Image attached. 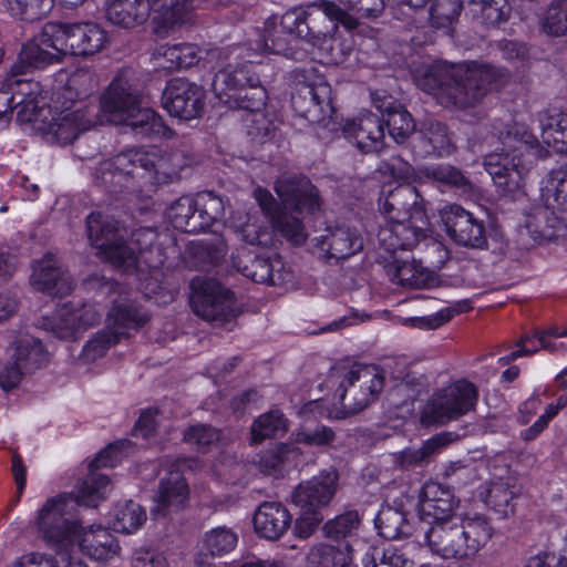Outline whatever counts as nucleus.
Wrapping results in <instances>:
<instances>
[{"instance_id":"56","label":"nucleus","mask_w":567,"mask_h":567,"mask_svg":"<svg viewBox=\"0 0 567 567\" xmlns=\"http://www.w3.org/2000/svg\"><path fill=\"white\" fill-rule=\"evenodd\" d=\"M543 29L551 35L567 33V0H553L547 9Z\"/></svg>"},{"instance_id":"53","label":"nucleus","mask_w":567,"mask_h":567,"mask_svg":"<svg viewBox=\"0 0 567 567\" xmlns=\"http://www.w3.org/2000/svg\"><path fill=\"white\" fill-rule=\"evenodd\" d=\"M7 11L24 21L45 17L54 7V0H4Z\"/></svg>"},{"instance_id":"43","label":"nucleus","mask_w":567,"mask_h":567,"mask_svg":"<svg viewBox=\"0 0 567 567\" xmlns=\"http://www.w3.org/2000/svg\"><path fill=\"white\" fill-rule=\"evenodd\" d=\"M115 122L130 126L135 135L142 137L158 134L162 127V118L153 110L141 107V102Z\"/></svg>"},{"instance_id":"12","label":"nucleus","mask_w":567,"mask_h":567,"mask_svg":"<svg viewBox=\"0 0 567 567\" xmlns=\"http://www.w3.org/2000/svg\"><path fill=\"white\" fill-rule=\"evenodd\" d=\"M384 386V374L377 365L353 364L336 394L346 414H357L374 402Z\"/></svg>"},{"instance_id":"54","label":"nucleus","mask_w":567,"mask_h":567,"mask_svg":"<svg viewBox=\"0 0 567 567\" xmlns=\"http://www.w3.org/2000/svg\"><path fill=\"white\" fill-rule=\"evenodd\" d=\"M516 494L517 492L514 489V486L511 485L509 481H494L487 489L485 503L495 512L507 516L513 512L512 501Z\"/></svg>"},{"instance_id":"60","label":"nucleus","mask_w":567,"mask_h":567,"mask_svg":"<svg viewBox=\"0 0 567 567\" xmlns=\"http://www.w3.org/2000/svg\"><path fill=\"white\" fill-rule=\"evenodd\" d=\"M547 192L553 206L567 213V167L551 172Z\"/></svg>"},{"instance_id":"23","label":"nucleus","mask_w":567,"mask_h":567,"mask_svg":"<svg viewBox=\"0 0 567 567\" xmlns=\"http://www.w3.org/2000/svg\"><path fill=\"white\" fill-rule=\"evenodd\" d=\"M30 280L38 291L59 298L68 296L74 287L68 269L53 254H47L42 259L34 261Z\"/></svg>"},{"instance_id":"20","label":"nucleus","mask_w":567,"mask_h":567,"mask_svg":"<svg viewBox=\"0 0 567 567\" xmlns=\"http://www.w3.org/2000/svg\"><path fill=\"white\" fill-rule=\"evenodd\" d=\"M338 480V473L333 470L320 472L295 488L292 503L303 513H320L334 497Z\"/></svg>"},{"instance_id":"61","label":"nucleus","mask_w":567,"mask_h":567,"mask_svg":"<svg viewBox=\"0 0 567 567\" xmlns=\"http://www.w3.org/2000/svg\"><path fill=\"white\" fill-rule=\"evenodd\" d=\"M227 244L223 236L215 235L210 239L199 241L195 255L202 257L206 264L217 265L227 254Z\"/></svg>"},{"instance_id":"31","label":"nucleus","mask_w":567,"mask_h":567,"mask_svg":"<svg viewBox=\"0 0 567 567\" xmlns=\"http://www.w3.org/2000/svg\"><path fill=\"white\" fill-rule=\"evenodd\" d=\"M188 485L179 470L169 471L161 478L152 514L158 518L182 509L188 499Z\"/></svg>"},{"instance_id":"7","label":"nucleus","mask_w":567,"mask_h":567,"mask_svg":"<svg viewBox=\"0 0 567 567\" xmlns=\"http://www.w3.org/2000/svg\"><path fill=\"white\" fill-rule=\"evenodd\" d=\"M338 23L348 30L357 27V20L332 1L320 0L286 11V25L296 29L300 41L323 48L331 41Z\"/></svg>"},{"instance_id":"35","label":"nucleus","mask_w":567,"mask_h":567,"mask_svg":"<svg viewBox=\"0 0 567 567\" xmlns=\"http://www.w3.org/2000/svg\"><path fill=\"white\" fill-rule=\"evenodd\" d=\"M255 66L252 61H245L244 63H229L219 70L212 83L213 91L219 101L230 93L257 83L260 79L254 71Z\"/></svg>"},{"instance_id":"5","label":"nucleus","mask_w":567,"mask_h":567,"mask_svg":"<svg viewBox=\"0 0 567 567\" xmlns=\"http://www.w3.org/2000/svg\"><path fill=\"white\" fill-rule=\"evenodd\" d=\"M492 535L488 519L480 513H464L433 525L416 526V540L444 559L473 558Z\"/></svg>"},{"instance_id":"42","label":"nucleus","mask_w":567,"mask_h":567,"mask_svg":"<svg viewBox=\"0 0 567 567\" xmlns=\"http://www.w3.org/2000/svg\"><path fill=\"white\" fill-rule=\"evenodd\" d=\"M12 359L25 373H31L44 367L48 362V353L41 341L33 337H23L16 342Z\"/></svg>"},{"instance_id":"26","label":"nucleus","mask_w":567,"mask_h":567,"mask_svg":"<svg viewBox=\"0 0 567 567\" xmlns=\"http://www.w3.org/2000/svg\"><path fill=\"white\" fill-rule=\"evenodd\" d=\"M133 164L137 168L141 190L147 184L172 183L177 177V171L172 167L171 158L163 155L159 148L155 146L133 148Z\"/></svg>"},{"instance_id":"10","label":"nucleus","mask_w":567,"mask_h":567,"mask_svg":"<svg viewBox=\"0 0 567 567\" xmlns=\"http://www.w3.org/2000/svg\"><path fill=\"white\" fill-rule=\"evenodd\" d=\"M296 92L291 96L295 112L311 123H320L331 117L332 90L324 76L313 66L295 70Z\"/></svg>"},{"instance_id":"37","label":"nucleus","mask_w":567,"mask_h":567,"mask_svg":"<svg viewBox=\"0 0 567 567\" xmlns=\"http://www.w3.org/2000/svg\"><path fill=\"white\" fill-rule=\"evenodd\" d=\"M389 279L399 286L408 288H426L434 282V276L415 259L394 258L384 266Z\"/></svg>"},{"instance_id":"48","label":"nucleus","mask_w":567,"mask_h":567,"mask_svg":"<svg viewBox=\"0 0 567 567\" xmlns=\"http://www.w3.org/2000/svg\"><path fill=\"white\" fill-rule=\"evenodd\" d=\"M427 178L445 185L461 194H468L473 190V184L464 173L450 164H440L424 169Z\"/></svg>"},{"instance_id":"14","label":"nucleus","mask_w":567,"mask_h":567,"mask_svg":"<svg viewBox=\"0 0 567 567\" xmlns=\"http://www.w3.org/2000/svg\"><path fill=\"white\" fill-rule=\"evenodd\" d=\"M205 90L186 79L171 80L163 92L162 105L179 120L190 121L202 115L204 111Z\"/></svg>"},{"instance_id":"38","label":"nucleus","mask_w":567,"mask_h":567,"mask_svg":"<svg viewBox=\"0 0 567 567\" xmlns=\"http://www.w3.org/2000/svg\"><path fill=\"white\" fill-rule=\"evenodd\" d=\"M154 12L151 0H109L106 19L122 28H134L143 24Z\"/></svg>"},{"instance_id":"51","label":"nucleus","mask_w":567,"mask_h":567,"mask_svg":"<svg viewBox=\"0 0 567 567\" xmlns=\"http://www.w3.org/2000/svg\"><path fill=\"white\" fill-rule=\"evenodd\" d=\"M194 0H151L154 6V20L164 28H173L183 21Z\"/></svg>"},{"instance_id":"49","label":"nucleus","mask_w":567,"mask_h":567,"mask_svg":"<svg viewBox=\"0 0 567 567\" xmlns=\"http://www.w3.org/2000/svg\"><path fill=\"white\" fill-rule=\"evenodd\" d=\"M147 515L145 509L134 501L118 503L114 511V529L125 534H132L143 526Z\"/></svg>"},{"instance_id":"41","label":"nucleus","mask_w":567,"mask_h":567,"mask_svg":"<svg viewBox=\"0 0 567 567\" xmlns=\"http://www.w3.org/2000/svg\"><path fill=\"white\" fill-rule=\"evenodd\" d=\"M23 73L24 72H17L12 68L11 75L6 79V85L11 90L16 100L14 104L21 107L19 115L22 112H34L42 93L39 82L18 78V75Z\"/></svg>"},{"instance_id":"9","label":"nucleus","mask_w":567,"mask_h":567,"mask_svg":"<svg viewBox=\"0 0 567 567\" xmlns=\"http://www.w3.org/2000/svg\"><path fill=\"white\" fill-rule=\"evenodd\" d=\"M190 287L194 312L216 327L231 330L239 315L234 293L218 281L203 277L194 278Z\"/></svg>"},{"instance_id":"64","label":"nucleus","mask_w":567,"mask_h":567,"mask_svg":"<svg viewBox=\"0 0 567 567\" xmlns=\"http://www.w3.org/2000/svg\"><path fill=\"white\" fill-rule=\"evenodd\" d=\"M131 567H169V565L163 554L140 548L133 553Z\"/></svg>"},{"instance_id":"19","label":"nucleus","mask_w":567,"mask_h":567,"mask_svg":"<svg viewBox=\"0 0 567 567\" xmlns=\"http://www.w3.org/2000/svg\"><path fill=\"white\" fill-rule=\"evenodd\" d=\"M141 102L140 83L132 69L121 70L101 97V109L115 122Z\"/></svg>"},{"instance_id":"27","label":"nucleus","mask_w":567,"mask_h":567,"mask_svg":"<svg viewBox=\"0 0 567 567\" xmlns=\"http://www.w3.org/2000/svg\"><path fill=\"white\" fill-rule=\"evenodd\" d=\"M275 190L286 207L297 213H313L320 207L318 190L305 176L284 175L276 181Z\"/></svg>"},{"instance_id":"59","label":"nucleus","mask_w":567,"mask_h":567,"mask_svg":"<svg viewBox=\"0 0 567 567\" xmlns=\"http://www.w3.org/2000/svg\"><path fill=\"white\" fill-rule=\"evenodd\" d=\"M220 433L209 424H196L184 432V441L199 451L218 442Z\"/></svg>"},{"instance_id":"13","label":"nucleus","mask_w":567,"mask_h":567,"mask_svg":"<svg viewBox=\"0 0 567 567\" xmlns=\"http://www.w3.org/2000/svg\"><path fill=\"white\" fill-rule=\"evenodd\" d=\"M60 48L62 43L55 23H48L39 34L22 45L13 70L27 72L29 69H45L60 63L64 56Z\"/></svg>"},{"instance_id":"57","label":"nucleus","mask_w":567,"mask_h":567,"mask_svg":"<svg viewBox=\"0 0 567 567\" xmlns=\"http://www.w3.org/2000/svg\"><path fill=\"white\" fill-rule=\"evenodd\" d=\"M130 444L127 441H121L116 443L109 444L103 451H101L96 457L90 463V474L86 476H91L93 474L97 476H103L107 480V489L106 494L111 489L110 480L106 475L96 473L95 470L101 467H113L120 461L123 450Z\"/></svg>"},{"instance_id":"52","label":"nucleus","mask_w":567,"mask_h":567,"mask_svg":"<svg viewBox=\"0 0 567 567\" xmlns=\"http://www.w3.org/2000/svg\"><path fill=\"white\" fill-rule=\"evenodd\" d=\"M286 432L287 420L279 410H272L260 415L251 426V434L255 442L270 437H279Z\"/></svg>"},{"instance_id":"33","label":"nucleus","mask_w":567,"mask_h":567,"mask_svg":"<svg viewBox=\"0 0 567 567\" xmlns=\"http://www.w3.org/2000/svg\"><path fill=\"white\" fill-rule=\"evenodd\" d=\"M150 317L135 301L120 297L113 301L107 313V328L118 338L127 337L132 330L143 327Z\"/></svg>"},{"instance_id":"21","label":"nucleus","mask_w":567,"mask_h":567,"mask_svg":"<svg viewBox=\"0 0 567 567\" xmlns=\"http://www.w3.org/2000/svg\"><path fill=\"white\" fill-rule=\"evenodd\" d=\"M133 154V150H127L100 163L94 173L96 183L110 193L141 192Z\"/></svg>"},{"instance_id":"6","label":"nucleus","mask_w":567,"mask_h":567,"mask_svg":"<svg viewBox=\"0 0 567 567\" xmlns=\"http://www.w3.org/2000/svg\"><path fill=\"white\" fill-rule=\"evenodd\" d=\"M86 234L97 254L126 274L141 269V257L155 239L153 230L141 228L126 240L127 230L124 225L101 212H93L86 217Z\"/></svg>"},{"instance_id":"22","label":"nucleus","mask_w":567,"mask_h":567,"mask_svg":"<svg viewBox=\"0 0 567 567\" xmlns=\"http://www.w3.org/2000/svg\"><path fill=\"white\" fill-rule=\"evenodd\" d=\"M457 505L453 491L439 482L425 483L420 496L419 524L433 525L450 519L452 516H461L464 513H455Z\"/></svg>"},{"instance_id":"8","label":"nucleus","mask_w":567,"mask_h":567,"mask_svg":"<svg viewBox=\"0 0 567 567\" xmlns=\"http://www.w3.org/2000/svg\"><path fill=\"white\" fill-rule=\"evenodd\" d=\"M224 214V200L213 192L181 196L166 212L175 229L189 234L208 229L214 223L220 220Z\"/></svg>"},{"instance_id":"4","label":"nucleus","mask_w":567,"mask_h":567,"mask_svg":"<svg viewBox=\"0 0 567 567\" xmlns=\"http://www.w3.org/2000/svg\"><path fill=\"white\" fill-rule=\"evenodd\" d=\"M494 76L495 71L489 65L434 64L417 80V85L442 106L466 110L483 100Z\"/></svg>"},{"instance_id":"45","label":"nucleus","mask_w":567,"mask_h":567,"mask_svg":"<svg viewBox=\"0 0 567 567\" xmlns=\"http://www.w3.org/2000/svg\"><path fill=\"white\" fill-rule=\"evenodd\" d=\"M382 112L383 125L388 127L390 136L396 143H403L414 132L415 124L411 114L399 104L390 103L384 110L379 106Z\"/></svg>"},{"instance_id":"44","label":"nucleus","mask_w":567,"mask_h":567,"mask_svg":"<svg viewBox=\"0 0 567 567\" xmlns=\"http://www.w3.org/2000/svg\"><path fill=\"white\" fill-rule=\"evenodd\" d=\"M238 536L230 528L225 526L216 527L205 533L203 538V549L205 554H199L197 563L206 565V557H218L230 553L237 545Z\"/></svg>"},{"instance_id":"63","label":"nucleus","mask_w":567,"mask_h":567,"mask_svg":"<svg viewBox=\"0 0 567 567\" xmlns=\"http://www.w3.org/2000/svg\"><path fill=\"white\" fill-rule=\"evenodd\" d=\"M334 440V432L326 425L302 430L297 434V441L308 445L321 446Z\"/></svg>"},{"instance_id":"1","label":"nucleus","mask_w":567,"mask_h":567,"mask_svg":"<svg viewBox=\"0 0 567 567\" xmlns=\"http://www.w3.org/2000/svg\"><path fill=\"white\" fill-rule=\"evenodd\" d=\"M502 143L501 152L485 156L484 166L503 196L523 192L528 174L539 155L537 138L523 124L501 123L493 126Z\"/></svg>"},{"instance_id":"39","label":"nucleus","mask_w":567,"mask_h":567,"mask_svg":"<svg viewBox=\"0 0 567 567\" xmlns=\"http://www.w3.org/2000/svg\"><path fill=\"white\" fill-rule=\"evenodd\" d=\"M419 134L425 144L424 152L437 156L450 155L454 148L452 133L441 121L425 117L420 125Z\"/></svg>"},{"instance_id":"2","label":"nucleus","mask_w":567,"mask_h":567,"mask_svg":"<svg viewBox=\"0 0 567 567\" xmlns=\"http://www.w3.org/2000/svg\"><path fill=\"white\" fill-rule=\"evenodd\" d=\"M386 224L378 233L379 245L388 252L411 250L425 237L429 219L415 186L399 185L379 198Z\"/></svg>"},{"instance_id":"46","label":"nucleus","mask_w":567,"mask_h":567,"mask_svg":"<svg viewBox=\"0 0 567 567\" xmlns=\"http://www.w3.org/2000/svg\"><path fill=\"white\" fill-rule=\"evenodd\" d=\"M267 92L261 85L260 80L252 83L235 93L228 94L225 99L220 100L225 105L233 110H245L250 114L260 112L266 105Z\"/></svg>"},{"instance_id":"11","label":"nucleus","mask_w":567,"mask_h":567,"mask_svg":"<svg viewBox=\"0 0 567 567\" xmlns=\"http://www.w3.org/2000/svg\"><path fill=\"white\" fill-rule=\"evenodd\" d=\"M478 398L476 386L458 380L434 392L421 411L423 425H444L473 411Z\"/></svg>"},{"instance_id":"15","label":"nucleus","mask_w":567,"mask_h":567,"mask_svg":"<svg viewBox=\"0 0 567 567\" xmlns=\"http://www.w3.org/2000/svg\"><path fill=\"white\" fill-rule=\"evenodd\" d=\"M233 265L243 276L258 284L282 286L293 279L292 272L279 256L264 257L250 250H241L233 257Z\"/></svg>"},{"instance_id":"30","label":"nucleus","mask_w":567,"mask_h":567,"mask_svg":"<svg viewBox=\"0 0 567 567\" xmlns=\"http://www.w3.org/2000/svg\"><path fill=\"white\" fill-rule=\"evenodd\" d=\"M343 133L362 153H375L384 146V126L381 118L365 112L360 116L348 120Z\"/></svg>"},{"instance_id":"24","label":"nucleus","mask_w":567,"mask_h":567,"mask_svg":"<svg viewBox=\"0 0 567 567\" xmlns=\"http://www.w3.org/2000/svg\"><path fill=\"white\" fill-rule=\"evenodd\" d=\"M97 123V110L95 106L64 110L48 125L47 136L51 142L61 145L71 144L78 136L89 131Z\"/></svg>"},{"instance_id":"62","label":"nucleus","mask_w":567,"mask_h":567,"mask_svg":"<svg viewBox=\"0 0 567 567\" xmlns=\"http://www.w3.org/2000/svg\"><path fill=\"white\" fill-rule=\"evenodd\" d=\"M344 551L346 544L334 546L321 543L310 549L309 560L311 564H316L319 567H334Z\"/></svg>"},{"instance_id":"29","label":"nucleus","mask_w":567,"mask_h":567,"mask_svg":"<svg viewBox=\"0 0 567 567\" xmlns=\"http://www.w3.org/2000/svg\"><path fill=\"white\" fill-rule=\"evenodd\" d=\"M254 198L266 216L270 218L272 227L287 240L297 246L306 241L307 234L299 217L279 210L277 200L268 189L257 187L254 190Z\"/></svg>"},{"instance_id":"40","label":"nucleus","mask_w":567,"mask_h":567,"mask_svg":"<svg viewBox=\"0 0 567 567\" xmlns=\"http://www.w3.org/2000/svg\"><path fill=\"white\" fill-rule=\"evenodd\" d=\"M374 525L379 535L389 540L406 538L413 534L416 535V527L412 526L406 514L390 506L382 507L379 511Z\"/></svg>"},{"instance_id":"36","label":"nucleus","mask_w":567,"mask_h":567,"mask_svg":"<svg viewBox=\"0 0 567 567\" xmlns=\"http://www.w3.org/2000/svg\"><path fill=\"white\" fill-rule=\"evenodd\" d=\"M81 550L95 560H107L113 558L120 550L116 537L103 526H91L87 529L79 527V535L75 538Z\"/></svg>"},{"instance_id":"32","label":"nucleus","mask_w":567,"mask_h":567,"mask_svg":"<svg viewBox=\"0 0 567 567\" xmlns=\"http://www.w3.org/2000/svg\"><path fill=\"white\" fill-rule=\"evenodd\" d=\"M455 439L452 432H443L433 435L422 443L420 447H405L394 454V463L405 471L427 466L432 460L443 452Z\"/></svg>"},{"instance_id":"28","label":"nucleus","mask_w":567,"mask_h":567,"mask_svg":"<svg viewBox=\"0 0 567 567\" xmlns=\"http://www.w3.org/2000/svg\"><path fill=\"white\" fill-rule=\"evenodd\" d=\"M300 39L296 35L295 28L286 25V12L279 22L276 18H269L265 22L258 49L272 54H281L286 58L300 60L306 52L299 49Z\"/></svg>"},{"instance_id":"58","label":"nucleus","mask_w":567,"mask_h":567,"mask_svg":"<svg viewBox=\"0 0 567 567\" xmlns=\"http://www.w3.org/2000/svg\"><path fill=\"white\" fill-rule=\"evenodd\" d=\"M118 341L120 339L106 327L85 343L82 355L86 361H95L104 357L106 351Z\"/></svg>"},{"instance_id":"34","label":"nucleus","mask_w":567,"mask_h":567,"mask_svg":"<svg viewBox=\"0 0 567 567\" xmlns=\"http://www.w3.org/2000/svg\"><path fill=\"white\" fill-rule=\"evenodd\" d=\"M292 517L279 502H264L254 514L256 533L266 539H279L290 527Z\"/></svg>"},{"instance_id":"25","label":"nucleus","mask_w":567,"mask_h":567,"mask_svg":"<svg viewBox=\"0 0 567 567\" xmlns=\"http://www.w3.org/2000/svg\"><path fill=\"white\" fill-rule=\"evenodd\" d=\"M315 240L320 257L327 261L346 260L363 249V238L360 231L346 225L329 227L324 235L316 237Z\"/></svg>"},{"instance_id":"16","label":"nucleus","mask_w":567,"mask_h":567,"mask_svg":"<svg viewBox=\"0 0 567 567\" xmlns=\"http://www.w3.org/2000/svg\"><path fill=\"white\" fill-rule=\"evenodd\" d=\"M62 43L64 56L66 54L89 56L101 51L107 43L105 30L97 23H55Z\"/></svg>"},{"instance_id":"17","label":"nucleus","mask_w":567,"mask_h":567,"mask_svg":"<svg viewBox=\"0 0 567 567\" xmlns=\"http://www.w3.org/2000/svg\"><path fill=\"white\" fill-rule=\"evenodd\" d=\"M440 217L449 237L457 245L483 248L486 244L484 223L458 205L440 210Z\"/></svg>"},{"instance_id":"47","label":"nucleus","mask_w":567,"mask_h":567,"mask_svg":"<svg viewBox=\"0 0 567 567\" xmlns=\"http://www.w3.org/2000/svg\"><path fill=\"white\" fill-rule=\"evenodd\" d=\"M363 567H412L413 563L396 548L365 545L361 557Z\"/></svg>"},{"instance_id":"50","label":"nucleus","mask_w":567,"mask_h":567,"mask_svg":"<svg viewBox=\"0 0 567 567\" xmlns=\"http://www.w3.org/2000/svg\"><path fill=\"white\" fill-rule=\"evenodd\" d=\"M362 519L358 511L349 509L327 520L322 526L324 537L341 540L357 535Z\"/></svg>"},{"instance_id":"3","label":"nucleus","mask_w":567,"mask_h":567,"mask_svg":"<svg viewBox=\"0 0 567 567\" xmlns=\"http://www.w3.org/2000/svg\"><path fill=\"white\" fill-rule=\"evenodd\" d=\"M107 480L95 474L86 477L75 495L60 494L49 498L40 508L37 526L47 543L58 553L73 547L79 523L73 519L75 505L95 507L106 495Z\"/></svg>"},{"instance_id":"55","label":"nucleus","mask_w":567,"mask_h":567,"mask_svg":"<svg viewBox=\"0 0 567 567\" xmlns=\"http://www.w3.org/2000/svg\"><path fill=\"white\" fill-rule=\"evenodd\" d=\"M465 7L464 0H434L429 9V19L434 28H446L457 19Z\"/></svg>"},{"instance_id":"18","label":"nucleus","mask_w":567,"mask_h":567,"mask_svg":"<svg viewBox=\"0 0 567 567\" xmlns=\"http://www.w3.org/2000/svg\"><path fill=\"white\" fill-rule=\"evenodd\" d=\"M102 313L92 305L80 308L63 307L50 317L41 319V328L61 340H72L97 323Z\"/></svg>"}]
</instances>
